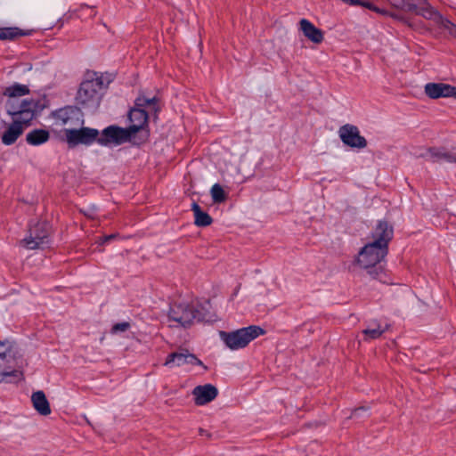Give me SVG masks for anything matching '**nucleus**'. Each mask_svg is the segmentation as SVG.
I'll use <instances>...</instances> for the list:
<instances>
[{"label":"nucleus","instance_id":"nucleus-1","mask_svg":"<svg viewBox=\"0 0 456 456\" xmlns=\"http://www.w3.org/2000/svg\"><path fill=\"white\" fill-rule=\"evenodd\" d=\"M394 230L386 221H379L371 232L372 241L366 244L359 252L357 263L374 278H379L376 265L387 255L388 243L392 240Z\"/></svg>","mask_w":456,"mask_h":456},{"label":"nucleus","instance_id":"nucleus-2","mask_svg":"<svg viewBox=\"0 0 456 456\" xmlns=\"http://www.w3.org/2000/svg\"><path fill=\"white\" fill-rule=\"evenodd\" d=\"M209 303L190 304L186 302L173 303L167 314L168 320L180 326L189 327L196 322H209L211 315L208 311Z\"/></svg>","mask_w":456,"mask_h":456},{"label":"nucleus","instance_id":"nucleus-3","mask_svg":"<svg viewBox=\"0 0 456 456\" xmlns=\"http://www.w3.org/2000/svg\"><path fill=\"white\" fill-rule=\"evenodd\" d=\"M159 110V99L156 96L147 97L139 95L134 102V107L128 113L131 125L127 127L132 135L143 130L148 126L149 113Z\"/></svg>","mask_w":456,"mask_h":456},{"label":"nucleus","instance_id":"nucleus-4","mask_svg":"<svg viewBox=\"0 0 456 456\" xmlns=\"http://www.w3.org/2000/svg\"><path fill=\"white\" fill-rule=\"evenodd\" d=\"M29 94V88L26 85L14 83L4 89L3 95L7 98L5 109L8 114H19L24 110H30L35 115L38 109L36 100H20V97Z\"/></svg>","mask_w":456,"mask_h":456},{"label":"nucleus","instance_id":"nucleus-5","mask_svg":"<svg viewBox=\"0 0 456 456\" xmlns=\"http://www.w3.org/2000/svg\"><path fill=\"white\" fill-rule=\"evenodd\" d=\"M103 81L100 77L86 79L80 84L76 102L83 109L95 110L101 102Z\"/></svg>","mask_w":456,"mask_h":456},{"label":"nucleus","instance_id":"nucleus-6","mask_svg":"<svg viewBox=\"0 0 456 456\" xmlns=\"http://www.w3.org/2000/svg\"><path fill=\"white\" fill-rule=\"evenodd\" d=\"M265 330L259 326L251 325L234 331H219V337L231 350L246 347L252 340L263 335Z\"/></svg>","mask_w":456,"mask_h":456},{"label":"nucleus","instance_id":"nucleus-7","mask_svg":"<svg viewBox=\"0 0 456 456\" xmlns=\"http://www.w3.org/2000/svg\"><path fill=\"white\" fill-rule=\"evenodd\" d=\"M12 118V123L2 135V142L11 145L22 134L36 115L29 110H24L19 114H9Z\"/></svg>","mask_w":456,"mask_h":456},{"label":"nucleus","instance_id":"nucleus-8","mask_svg":"<svg viewBox=\"0 0 456 456\" xmlns=\"http://www.w3.org/2000/svg\"><path fill=\"white\" fill-rule=\"evenodd\" d=\"M412 12L424 17L434 22L440 28H444L451 34H456V27L447 19L444 18L439 12H437L430 4L426 2L419 4V5L414 4Z\"/></svg>","mask_w":456,"mask_h":456},{"label":"nucleus","instance_id":"nucleus-9","mask_svg":"<svg viewBox=\"0 0 456 456\" xmlns=\"http://www.w3.org/2000/svg\"><path fill=\"white\" fill-rule=\"evenodd\" d=\"M64 133L66 142L69 147H74L78 144L91 145L94 142H98L99 131L95 128H65Z\"/></svg>","mask_w":456,"mask_h":456},{"label":"nucleus","instance_id":"nucleus-10","mask_svg":"<svg viewBox=\"0 0 456 456\" xmlns=\"http://www.w3.org/2000/svg\"><path fill=\"white\" fill-rule=\"evenodd\" d=\"M16 369V358L13 344L9 340L0 341V382L5 377L14 374Z\"/></svg>","mask_w":456,"mask_h":456},{"label":"nucleus","instance_id":"nucleus-11","mask_svg":"<svg viewBox=\"0 0 456 456\" xmlns=\"http://www.w3.org/2000/svg\"><path fill=\"white\" fill-rule=\"evenodd\" d=\"M49 229L47 223L37 224L29 229V234L20 241V244L28 249L43 248L49 242Z\"/></svg>","mask_w":456,"mask_h":456},{"label":"nucleus","instance_id":"nucleus-12","mask_svg":"<svg viewBox=\"0 0 456 456\" xmlns=\"http://www.w3.org/2000/svg\"><path fill=\"white\" fill-rule=\"evenodd\" d=\"M133 135L127 128L110 126L98 135V143L102 146L120 145L130 141Z\"/></svg>","mask_w":456,"mask_h":456},{"label":"nucleus","instance_id":"nucleus-13","mask_svg":"<svg viewBox=\"0 0 456 456\" xmlns=\"http://www.w3.org/2000/svg\"><path fill=\"white\" fill-rule=\"evenodd\" d=\"M54 125L57 126H77L83 123L80 118V110L77 107L66 106L52 112Z\"/></svg>","mask_w":456,"mask_h":456},{"label":"nucleus","instance_id":"nucleus-14","mask_svg":"<svg viewBox=\"0 0 456 456\" xmlns=\"http://www.w3.org/2000/svg\"><path fill=\"white\" fill-rule=\"evenodd\" d=\"M342 142L351 148L363 149L367 146L366 139L360 134L359 128L351 124L342 126L338 130Z\"/></svg>","mask_w":456,"mask_h":456},{"label":"nucleus","instance_id":"nucleus-15","mask_svg":"<svg viewBox=\"0 0 456 456\" xmlns=\"http://www.w3.org/2000/svg\"><path fill=\"white\" fill-rule=\"evenodd\" d=\"M416 158H423L433 163H450L451 150L444 147L423 148L414 152Z\"/></svg>","mask_w":456,"mask_h":456},{"label":"nucleus","instance_id":"nucleus-16","mask_svg":"<svg viewBox=\"0 0 456 456\" xmlns=\"http://www.w3.org/2000/svg\"><path fill=\"white\" fill-rule=\"evenodd\" d=\"M164 364L170 368L180 367L185 364L203 366V362L198 359L195 354L189 353L186 349L169 354Z\"/></svg>","mask_w":456,"mask_h":456},{"label":"nucleus","instance_id":"nucleus-17","mask_svg":"<svg viewBox=\"0 0 456 456\" xmlns=\"http://www.w3.org/2000/svg\"><path fill=\"white\" fill-rule=\"evenodd\" d=\"M191 393L196 405H205L216 398L218 390L211 384H205L195 387Z\"/></svg>","mask_w":456,"mask_h":456},{"label":"nucleus","instance_id":"nucleus-18","mask_svg":"<svg viewBox=\"0 0 456 456\" xmlns=\"http://www.w3.org/2000/svg\"><path fill=\"white\" fill-rule=\"evenodd\" d=\"M425 93L432 99L441 97L456 98V87L444 83H428L425 86Z\"/></svg>","mask_w":456,"mask_h":456},{"label":"nucleus","instance_id":"nucleus-19","mask_svg":"<svg viewBox=\"0 0 456 456\" xmlns=\"http://www.w3.org/2000/svg\"><path fill=\"white\" fill-rule=\"evenodd\" d=\"M300 29L304 36L314 44H320L323 41V32L316 28L312 22L306 19H302L299 21Z\"/></svg>","mask_w":456,"mask_h":456},{"label":"nucleus","instance_id":"nucleus-20","mask_svg":"<svg viewBox=\"0 0 456 456\" xmlns=\"http://www.w3.org/2000/svg\"><path fill=\"white\" fill-rule=\"evenodd\" d=\"M34 409L41 415L47 416L51 413L49 402L43 391L34 392L31 395Z\"/></svg>","mask_w":456,"mask_h":456},{"label":"nucleus","instance_id":"nucleus-21","mask_svg":"<svg viewBox=\"0 0 456 456\" xmlns=\"http://www.w3.org/2000/svg\"><path fill=\"white\" fill-rule=\"evenodd\" d=\"M49 138V132L44 129H34L26 135L27 142L35 146L46 142Z\"/></svg>","mask_w":456,"mask_h":456},{"label":"nucleus","instance_id":"nucleus-22","mask_svg":"<svg viewBox=\"0 0 456 456\" xmlns=\"http://www.w3.org/2000/svg\"><path fill=\"white\" fill-rule=\"evenodd\" d=\"M191 210L193 211L194 223L197 226L205 227L211 224V216L207 212L202 211L201 208L196 202L192 203Z\"/></svg>","mask_w":456,"mask_h":456},{"label":"nucleus","instance_id":"nucleus-23","mask_svg":"<svg viewBox=\"0 0 456 456\" xmlns=\"http://www.w3.org/2000/svg\"><path fill=\"white\" fill-rule=\"evenodd\" d=\"M386 329L382 328L379 323L371 322L368 325L366 329L362 330V334L364 335V338L368 339H376L379 338L384 332Z\"/></svg>","mask_w":456,"mask_h":456},{"label":"nucleus","instance_id":"nucleus-24","mask_svg":"<svg viewBox=\"0 0 456 456\" xmlns=\"http://www.w3.org/2000/svg\"><path fill=\"white\" fill-rule=\"evenodd\" d=\"M28 33L18 28H0V40H13Z\"/></svg>","mask_w":456,"mask_h":456},{"label":"nucleus","instance_id":"nucleus-25","mask_svg":"<svg viewBox=\"0 0 456 456\" xmlns=\"http://www.w3.org/2000/svg\"><path fill=\"white\" fill-rule=\"evenodd\" d=\"M210 193L215 203H221L226 200V194L219 183H215L212 186Z\"/></svg>","mask_w":456,"mask_h":456},{"label":"nucleus","instance_id":"nucleus-26","mask_svg":"<svg viewBox=\"0 0 456 456\" xmlns=\"http://www.w3.org/2000/svg\"><path fill=\"white\" fill-rule=\"evenodd\" d=\"M392 6L401 9L406 12L413 11L414 4L408 2L407 0H387Z\"/></svg>","mask_w":456,"mask_h":456},{"label":"nucleus","instance_id":"nucleus-27","mask_svg":"<svg viewBox=\"0 0 456 456\" xmlns=\"http://www.w3.org/2000/svg\"><path fill=\"white\" fill-rule=\"evenodd\" d=\"M129 326H130L129 323L126 322H125L116 323L112 327V332H114V333L124 332V331L128 330Z\"/></svg>","mask_w":456,"mask_h":456},{"label":"nucleus","instance_id":"nucleus-28","mask_svg":"<svg viewBox=\"0 0 456 456\" xmlns=\"http://www.w3.org/2000/svg\"><path fill=\"white\" fill-rule=\"evenodd\" d=\"M367 412V409L365 407H359L353 411L351 418H360L362 417L364 413Z\"/></svg>","mask_w":456,"mask_h":456},{"label":"nucleus","instance_id":"nucleus-29","mask_svg":"<svg viewBox=\"0 0 456 456\" xmlns=\"http://www.w3.org/2000/svg\"><path fill=\"white\" fill-rule=\"evenodd\" d=\"M450 163H456V148L451 150Z\"/></svg>","mask_w":456,"mask_h":456},{"label":"nucleus","instance_id":"nucleus-30","mask_svg":"<svg viewBox=\"0 0 456 456\" xmlns=\"http://www.w3.org/2000/svg\"><path fill=\"white\" fill-rule=\"evenodd\" d=\"M114 237H115V235H113V234H112V235H110V236H106V237L104 238V240H105V241L110 240H112Z\"/></svg>","mask_w":456,"mask_h":456},{"label":"nucleus","instance_id":"nucleus-31","mask_svg":"<svg viewBox=\"0 0 456 456\" xmlns=\"http://www.w3.org/2000/svg\"><path fill=\"white\" fill-rule=\"evenodd\" d=\"M207 432L204 430V429H200V435H205Z\"/></svg>","mask_w":456,"mask_h":456},{"label":"nucleus","instance_id":"nucleus-32","mask_svg":"<svg viewBox=\"0 0 456 456\" xmlns=\"http://www.w3.org/2000/svg\"><path fill=\"white\" fill-rule=\"evenodd\" d=\"M390 15L395 19H399V17L396 14L391 13Z\"/></svg>","mask_w":456,"mask_h":456}]
</instances>
